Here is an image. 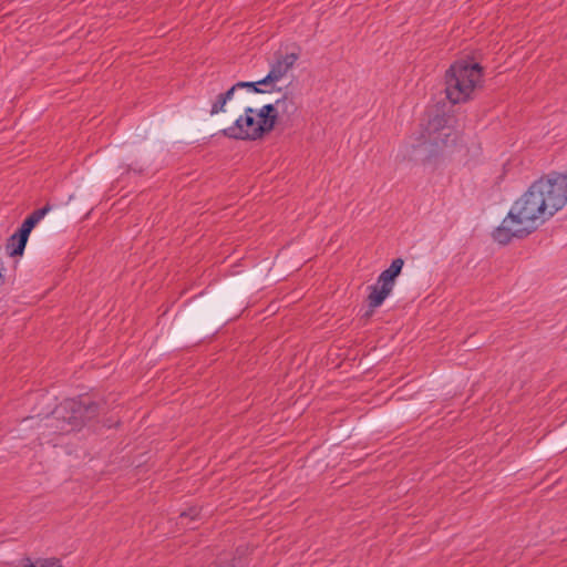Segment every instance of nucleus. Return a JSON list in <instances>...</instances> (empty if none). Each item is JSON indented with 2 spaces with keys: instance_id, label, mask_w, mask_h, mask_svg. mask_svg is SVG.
<instances>
[{
  "instance_id": "1",
  "label": "nucleus",
  "mask_w": 567,
  "mask_h": 567,
  "mask_svg": "<svg viewBox=\"0 0 567 567\" xmlns=\"http://www.w3.org/2000/svg\"><path fill=\"white\" fill-rule=\"evenodd\" d=\"M559 190L554 187L548 175L535 181L493 231L494 240L506 245L514 237L523 238L536 230L565 207Z\"/></svg>"
},
{
  "instance_id": "2",
  "label": "nucleus",
  "mask_w": 567,
  "mask_h": 567,
  "mask_svg": "<svg viewBox=\"0 0 567 567\" xmlns=\"http://www.w3.org/2000/svg\"><path fill=\"white\" fill-rule=\"evenodd\" d=\"M483 85V68L467 60L455 61L445 72V93L453 104L466 103Z\"/></svg>"
},
{
  "instance_id": "3",
  "label": "nucleus",
  "mask_w": 567,
  "mask_h": 567,
  "mask_svg": "<svg viewBox=\"0 0 567 567\" xmlns=\"http://www.w3.org/2000/svg\"><path fill=\"white\" fill-rule=\"evenodd\" d=\"M99 410L100 405L89 398L69 399L54 410L53 420H61V425L56 427L61 433H69L81 429L87 421L95 417Z\"/></svg>"
},
{
  "instance_id": "4",
  "label": "nucleus",
  "mask_w": 567,
  "mask_h": 567,
  "mask_svg": "<svg viewBox=\"0 0 567 567\" xmlns=\"http://www.w3.org/2000/svg\"><path fill=\"white\" fill-rule=\"evenodd\" d=\"M449 118L444 113L436 111L434 114L427 115V122L422 128L417 144L415 147H423L426 155H433L442 146L446 145L451 135V128L447 126Z\"/></svg>"
},
{
  "instance_id": "5",
  "label": "nucleus",
  "mask_w": 567,
  "mask_h": 567,
  "mask_svg": "<svg viewBox=\"0 0 567 567\" xmlns=\"http://www.w3.org/2000/svg\"><path fill=\"white\" fill-rule=\"evenodd\" d=\"M403 265L404 260L402 258L392 260L390 267L380 274L377 284L369 287L370 293L367 300L371 310L380 307L392 292L395 279L400 275Z\"/></svg>"
},
{
  "instance_id": "6",
  "label": "nucleus",
  "mask_w": 567,
  "mask_h": 567,
  "mask_svg": "<svg viewBox=\"0 0 567 567\" xmlns=\"http://www.w3.org/2000/svg\"><path fill=\"white\" fill-rule=\"evenodd\" d=\"M221 133L234 140L255 141L260 138L265 131L262 124L257 121L256 110L247 107L244 115H240L231 126L224 128Z\"/></svg>"
},
{
  "instance_id": "7",
  "label": "nucleus",
  "mask_w": 567,
  "mask_h": 567,
  "mask_svg": "<svg viewBox=\"0 0 567 567\" xmlns=\"http://www.w3.org/2000/svg\"><path fill=\"white\" fill-rule=\"evenodd\" d=\"M297 60V53H289L277 58L275 63L271 65V69L267 76L258 81V83L268 84L281 80L288 73V71L295 65Z\"/></svg>"
},
{
  "instance_id": "8",
  "label": "nucleus",
  "mask_w": 567,
  "mask_h": 567,
  "mask_svg": "<svg viewBox=\"0 0 567 567\" xmlns=\"http://www.w3.org/2000/svg\"><path fill=\"white\" fill-rule=\"evenodd\" d=\"M51 210L50 205H45L42 208L34 210L27 219L22 223L19 230L16 233L20 236L22 243H27L31 230L34 226Z\"/></svg>"
},
{
  "instance_id": "9",
  "label": "nucleus",
  "mask_w": 567,
  "mask_h": 567,
  "mask_svg": "<svg viewBox=\"0 0 567 567\" xmlns=\"http://www.w3.org/2000/svg\"><path fill=\"white\" fill-rule=\"evenodd\" d=\"M51 210L50 205H45L42 208L34 210L27 219L22 223L19 230L16 233L20 236L22 243H27L31 230L34 226Z\"/></svg>"
},
{
  "instance_id": "10",
  "label": "nucleus",
  "mask_w": 567,
  "mask_h": 567,
  "mask_svg": "<svg viewBox=\"0 0 567 567\" xmlns=\"http://www.w3.org/2000/svg\"><path fill=\"white\" fill-rule=\"evenodd\" d=\"M257 121L262 124V130L268 133L274 130L277 122L276 107L272 104L264 105L259 111H256Z\"/></svg>"
},
{
  "instance_id": "11",
  "label": "nucleus",
  "mask_w": 567,
  "mask_h": 567,
  "mask_svg": "<svg viewBox=\"0 0 567 567\" xmlns=\"http://www.w3.org/2000/svg\"><path fill=\"white\" fill-rule=\"evenodd\" d=\"M272 106L276 107V115L285 116L290 118L298 110L297 103L295 102L292 96L284 95L281 99L277 100Z\"/></svg>"
},
{
  "instance_id": "12",
  "label": "nucleus",
  "mask_w": 567,
  "mask_h": 567,
  "mask_svg": "<svg viewBox=\"0 0 567 567\" xmlns=\"http://www.w3.org/2000/svg\"><path fill=\"white\" fill-rule=\"evenodd\" d=\"M235 87H230L226 92L218 94L216 101L212 105L210 115H216L220 112H224L226 103L233 99Z\"/></svg>"
},
{
  "instance_id": "13",
  "label": "nucleus",
  "mask_w": 567,
  "mask_h": 567,
  "mask_svg": "<svg viewBox=\"0 0 567 567\" xmlns=\"http://www.w3.org/2000/svg\"><path fill=\"white\" fill-rule=\"evenodd\" d=\"M25 245H27V243H22L20 240L19 235L13 234L9 237L6 248H7L9 256L16 257V256H21L23 254Z\"/></svg>"
},
{
  "instance_id": "14",
  "label": "nucleus",
  "mask_w": 567,
  "mask_h": 567,
  "mask_svg": "<svg viewBox=\"0 0 567 567\" xmlns=\"http://www.w3.org/2000/svg\"><path fill=\"white\" fill-rule=\"evenodd\" d=\"M198 516V511L196 508H190L188 513L184 512L179 515V524L183 526H187L189 519H194Z\"/></svg>"
},
{
  "instance_id": "15",
  "label": "nucleus",
  "mask_w": 567,
  "mask_h": 567,
  "mask_svg": "<svg viewBox=\"0 0 567 567\" xmlns=\"http://www.w3.org/2000/svg\"><path fill=\"white\" fill-rule=\"evenodd\" d=\"M257 85H264V84L258 83V82H238L235 85H233L231 87H235V91L237 89L249 87V89H252L257 93L264 92L262 90L258 89Z\"/></svg>"
}]
</instances>
